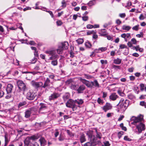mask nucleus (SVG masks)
Masks as SVG:
<instances>
[{
  "label": "nucleus",
  "mask_w": 146,
  "mask_h": 146,
  "mask_svg": "<svg viewBox=\"0 0 146 146\" xmlns=\"http://www.w3.org/2000/svg\"><path fill=\"white\" fill-rule=\"evenodd\" d=\"M143 119V116L142 115H140L137 117H133L131 118V120L133 121L131 124L136 125V128L137 130L136 131L135 133L137 134H140L145 129V125L141 122Z\"/></svg>",
  "instance_id": "f257e3e1"
},
{
  "label": "nucleus",
  "mask_w": 146,
  "mask_h": 146,
  "mask_svg": "<svg viewBox=\"0 0 146 146\" xmlns=\"http://www.w3.org/2000/svg\"><path fill=\"white\" fill-rule=\"evenodd\" d=\"M93 132L92 131H90L87 134L89 138L90 139V141L85 143L84 146H95L97 144L101 143L100 141H97L95 136L93 134Z\"/></svg>",
  "instance_id": "f03ea898"
},
{
  "label": "nucleus",
  "mask_w": 146,
  "mask_h": 146,
  "mask_svg": "<svg viewBox=\"0 0 146 146\" xmlns=\"http://www.w3.org/2000/svg\"><path fill=\"white\" fill-rule=\"evenodd\" d=\"M39 137V136L38 135L27 137L24 141L25 146H28L31 142V140L35 141L38 139Z\"/></svg>",
  "instance_id": "7ed1b4c3"
},
{
  "label": "nucleus",
  "mask_w": 146,
  "mask_h": 146,
  "mask_svg": "<svg viewBox=\"0 0 146 146\" xmlns=\"http://www.w3.org/2000/svg\"><path fill=\"white\" fill-rule=\"evenodd\" d=\"M45 53L48 54V56H50L49 57V60H52L56 59L58 57V55L56 54L55 50H47L45 51Z\"/></svg>",
  "instance_id": "20e7f679"
},
{
  "label": "nucleus",
  "mask_w": 146,
  "mask_h": 146,
  "mask_svg": "<svg viewBox=\"0 0 146 146\" xmlns=\"http://www.w3.org/2000/svg\"><path fill=\"white\" fill-rule=\"evenodd\" d=\"M66 106L68 107L72 108L73 111L76 110L77 108L76 105L75 104V100L72 99L68 100L66 103Z\"/></svg>",
  "instance_id": "39448f33"
},
{
  "label": "nucleus",
  "mask_w": 146,
  "mask_h": 146,
  "mask_svg": "<svg viewBox=\"0 0 146 146\" xmlns=\"http://www.w3.org/2000/svg\"><path fill=\"white\" fill-rule=\"evenodd\" d=\"M37 95L36 93L32 90H29L26 94V98L30 100H33L35 98Z\"/></svg>",
  "instance_id": "423d86ee"
},
{
  "label": "nucleus",
  "mask_w": 146,
  "mask_h": 146,
  "mask_svg": "<svg viewBox=\"0 0 146 146\" xmlns=\"http://www.w3.org/2000/svg\"><path fill=\"white\" fill-rule=\"evenodd\" d=\"M52 87L51 83L50 82V80L49 78H47L44 84H43V86L44 90L45 89V91L48 90V89Z\"/></svg>",
  "instance_id": "0eeeda50"
},
{
  "label": "nucleus",
  "mask_w": 146,
  "mask_h": 146,
  "mask_svg": "<svg viewBox=\"0 0 146 146\" xmlns=\"http://www.w3.org/2000/svg\"><path fill=\"white\" fill-rule=\"evenodd\" d=\"M17 84L19 89L24 92L26 91L27 89L26 84L23 82L21 80H19L17 81Z\"/></svg>",
  "instance_id": "6e6552de"
},
{
  "label": "nucleus",
  "mask_w": 146,
  "mask_h": 146,
  "mask_svg": "<svg viewBox=\"0 0 146 146\" xmlns=\"http://www.w3.org/2000/svg\"><path fill=\"white\" fill-rule=\"evenodd\" d=\"M31 84L33 87L36 88H39L42 90L43 89V83L41 82H36L34 80H33L31 82Z\"/></svg>",
  "instance_id": "1a4fd4ad"
},
{
  "label": "nucleus",
  "mask_w": 146,
  "mask_h": 146,
  "mask_svg": "<svg viewBox=\"0 0 146 146\" xmlns=\"http://www.w3.org/2000/svg\"><path fill=\"white\" fill-rule=\"evenodd\" d=\"M101 108L105 112H106L108 110L112 109V106L110 103L107 102L105 105Z\"/></svg>",
  "instance_id": "9d476101"
},
{
  "label": "nucleus",
  "mask_w": 146,
  "mask_h": 146,
  "mask_svg": "<svg viewBox=\"0 0 146 146\" xmlns=\"http://www.w3.org/2000/svg\"><path fill=\"white\" fill-rule=\"evenodd\" d=\"M122 102V104L124 106V109H126L128 106L129 104V101L127 100H126L125 101L123 99H121L119 102V104H120V103Z\"/></svg>",
  "instance_id": "9b49d317"
},
{
  "label": "nucleus",
  "mask_w": 146,
  "mask_h": 146,
  "mask_svg": "<svg viewBox=\"0 0 146 146\" xmlns=\"http://www.w3.org/2000/svg\"><path fill=\"white\" fill-rule=\"evenodd\" d=\"M40 107L39 109V112L41 113H44L46 111L42 112V111L46 110L47 109V107L46 104L44 103H40Z\"/></svg>",
  "instance_id": "f8f14e48"
},
{
  "label": "nucleus",
  "mask_w": 146,
  "mask_h": 146,
  "mask_svg": "<svg viewBox=\"0 0 146 146\" xmlns=\"http://www.w3.org/2000/svg\"><path fill=\"white\" fill-rule=\"evenodd\" d=\"M80 80L82 83L85 84L87 86L88 88H91V82H90L88 81L81 78H80Z\"/></svg>",
  "instance_id": "ddd939ff"
},
{
  "label": "nucleus",
  "mask_w": 146,
  "mask_h": 146,
  "mask_svg": "<svg viewBox=\"0 0 146 146\" xmlns=\"http://www.w3.org/2000/svg\"><path fill=\"white\" fill-rule=\"evenodd\" d=\"M91 88L100 87V85L99 84L97 80H95L91 82Z\"/></svg>",
  "instance_id": "4468645a"
},
{
  "label": "nucleus",
  "mask_w": 146,
  "mask_h": 146,
  "mask_svg": "<svg viewBox=\"0 0 146 146\" xmlns=\"http://www.w3.org/2000/svg\"><path fill=\"white\" fill-rule=\"evenodd\" d=\"M121 37L124 39L125 41L127 42L128 39L131 38V34L130 33H123L121 35Z\"/></svg>",
  "instance_id": "2eb2a0df"
},
{
  "label": "nucleus",
  "mask_w": 146,
  "mask_h": 146,
  "mask_svg": "<svg viewBox=\"0 0 146 146\" xmlns=\"http://www.w3.org/2000/svg\"><path fill=\"white\" fill-rule=\"evenodd\" d=\"M60 96V94L58 93H54L49 96V99L50 100H54L58 98Z\"/></svg>",
  "instance_id": "dca6fc26"
},
{
  "label": "nucleus",
  "mask_w": 146,
  "mask_h": 146,
  "mask_svg": "<svg viewBox=\"0 0 146 146\" xmlns=\"http://www.w3.org/2000/svg\"><path fill=\"white\" fill-rule=\"evenodd\" d=\"M22 74H26V78L27 80H30L32 78V75L30 72L27 71L22 72Z\"/></svg>",
  "instance_id": "f3484780"
},
{
  "label": "nucleus",
  "mask_w": 146,
  "mask_h": 146,
  "mask_svg": "<svg viewBox=\"0 0 146 146\" xmlns=\"http://www.w3.org/2000/svg\"><path fill=\"white\" fill-rule=\"evenodd\" d=\"M13 88V85L11 84H8L6 89L7 94H11Z\"/></svg>",
  "instance_id": "a211bd4d"
},
{
  "label": "nucleus",
  "mask_w": 146,
  "mask_h": 146,
  "mask_svg": "<svg viewBox=\"0 0 146 146\" xmlns=\"http://www.w3.org/2000/svg\"><path fill=\"white\" fill-rule=\"evenodd\" d=\"M68 43L67 42L64 41L61 43V46L64 50H67L68 48Z\"/></svg>",
  "instance_id": "6ab92c4d"
},
{
  "label": "nucleus",
  "mask_w": 146,
  "mask_h": 146,
  "mask_svg": "<svg viewBox=\"0 0 146 146\" xmlns=\"http://www.w3.org/2000/svg\"><path fill=\"white\" fill-rule=\"evenodd\" d=\"M118 97V96L115 93H112L109 97L110 99L112 101L115 100Z\"/></svg>",
  "instance_id": "aec40b11"
},
{
  "label": "nucleus",
  "mask_w": 146,
  "mask_h": 146,
  "mask_svg": "<svg viewBox=\"0 0 146 146\" xmlns=\"http://www.w3.org/2000/svg\"><path fill=\"white\" fill-rule=\"evenodd\" d=\"M75 104L77 106L82 104L84 103V101L82 99H77L75 100Z\"/></svg>",
  "instance_id": "412c9836"
},
{
  "label": "nucleus",
  "mask_w": 146,
  "mask_h": 146,
  "mask_svg": "<svg viewBox=\"0 0 146 146\" xmlns=\"http://www.w3.org/2000/svg\"><path fill=\"white\" fill-rule=\"evenodd\" d=\"M41 146H44L46 144V141L44 138L43 137H41L39 139Z\"/></svg>",
  "instance_id": "4be33fe9"
},
{
  "label": "nucleus",
  "mask_w": 146,
  "mask_h": 146,
  "mask_svg": "<svg viewBox=\"0 0 146 146\" xmlns=\"http://www.w3.org/2000/svg\"><path fill=\"white\" fill-rule=\"evenodd\" d=\"M21 119V117L20 115L17 114L14 117L13 120L15 121H19V122Z\"/></svg>",
  "instance_id": "5701e85b"
},
{
  "label": "nucleus",
  "mask_w": 146,
  "mask_h": 146,
  "mask_svg": "<svg viewBox=\"0 0 146 146\" xmlns=\"http://www.w3.org/2000/svg\"><path fill=\"white\" fill-rule=\"evenodd\" d=\"M86 87L84 85H81L79 86L77 89V91L78 93H80L83 92V91L85 89Z\"/></svg>",
  "instance_id": "b1692460"
},
{
  "label": "nucleus",
  "mask_w": 146,
  "mask_h": 146,
  "mask_svg": "<svg viewBox=\"0 0 146 146\" xmlns=\"http://www.w3.org/2000/svg\"><path fill=\"white\" fill-rule=\"evenodd\" d=\"M80 139L81 143H82L86 141L85 136L84 134H82L81 135Z\"/></svg>",
  "instance_id": "393cba45"
},
{
  "label": "nucleus",
  "mask_w": 146,
  "mask_h": 146,
  "mask_svg": "<svg viewBox=\"0 0 146 146\" xmlns=\"http://www.w3.org/2000/svg\"><path fill=\"white\" fill-rule=\"evenodd\" d=\"M107 49V48L106 47H102L99 48L98 49H95L94 50L95 52L96 53L99 52L98 51H101V52L104 51Z\"/></svg>",
  "instance_id": "a878e982"
},
{
  "label": "nucleus",
  "mask_w": 146,
  "mask_h": 146,
  "mask_svg": "<svg viewBox=\"0 0 146 146\" xmlns=\"http://www.w3.org/2000/svg\"><path fill=\"white\" fill-rule=\"evenodd\" d=\"M122 60L118 58L114 59L113 61V63L116 64H121Z\"/></svg>",
  "instance_id": "bb28decb"
},
{
  "label": "nucleus",
  "mask_w": 146,
  "mask_h": 146,
  "mask_svg": "<svg viewBox=\"0 0 146 146\" xmlns=\"http://www.w3.org/2000/svg\"><path fill=\"white\" fill-rule=\"evenodd\" d=\"M31 111L30 110H27L25 112V117L26 118H29L31 115Z\"/></svg>",
  "instance_id": "cd10ccee"
},
{
  "label": "nucleus",
  "mask_w": 146,
  "mask_h": 146,
  "mask_svg": "<svg viewBox=\"0 0 146 146\" xmlns=\"http://www.w3.org/2000/svg\"><path fill=\"white\" fill-rule=\"evenodd\" d=\"M63 50L64 49H63L62 47L60 46H59L58 49L56 50L57 52L59 54H62Z\"/></svg>",
  "instance_id": "c85d7f7f"
},
{
  "label": "nucleus",
  "mask_w": 146,
  "mask_h": 146,
  "mask_svg": "<svg viewBox=\"0 0 146 146\" xmlns=\"http://www.w3.org/2000/svg\"><path fill=\"white\" fill-rule=\"evenodd\" d=\"M5 143L4 146H7L9 140L8 138V135L7 134H5Z\"/></svg>",
  "instance_id": "c756f323"
},
{
  "label": "nucleus",
  "mask_w": 146,
  "mask_h": 146,
  "mask_svg": "<svg viewBox=\"0 0 146 146\" xmlns=\"http://www.w3.org/2000/svg\"><path fill=\"white\" fill-rule=\"evenodd\" d=\"M121 104L120 105V107L119 108V111H120L121 112H124L126 109H124V105L123 104L121 103H120Z\"/></svg>",
  "instance_id": "7c9ffc66"
},
{
  "label": "nucleus",
  "mask_w": 146,
  "mask_h": 146,
  "mask_svg": "<svg viewBox=\"0 0 146 146\" xmlns=\"http://www.w3.org/2000/svg\"><path fill=\"white\" fill-rule=\"evenodd\" d=\"M100 34L102 36H104L107 35L106 30L105 29H102Z\"/></svg>",
  "instance_id": "2f4dec72"
},
{
  "label": "nucleus",
  "mask_w": 146,
  "mask_h": 146,
  "mask_svg": "<svg viewBox=\"0 0 146 146\" xmlns=\"http://www.w3.org/2000/svg\"><path fill=\"white\" fill-rule=\"evenodd\" d=\"M70 94L68 93H66L63 96V98L64 101L68 99L70 97Z\"/></svg>",
  "instance_id": "473e14b6"
},
{
  "label": "nucleus",
  "mask_w": 146,
  "mask_h": 146,
  "mask_svg": "<svg viewBox=\"0 0 146 146\" xmlns=\"http://www.w3.org/2000/svg\"><path fill=\"white\" fill-rule=\"evenodd\" d=\"M85 45L86 47L89 48H91L92 46V45L91 43L88 40H87L85 42Z\"/></svg>",
  "instance_id": "72a5a7b5"
},
{
  "label": "nucleus",
  "mask_w": 146,
  "mask_h": 146,
  "mask_svg": "<svg viewBox=\"0 0 146 146\" xmlns=\"http://www.w3.org/2000/svg\"><path fill=\"white\" fill-rule=\"evenodd\" d=\"M96 3L95 0H92L90 1L88 3V5L90 7L94 5Z\"/></svg>",
  "instance_id": "f704fd0d"
},
{
  "label": "nucleus",
  "mask_w": 146,
  "mask_h": 146,
  "mask_svg": "<svg viewBox=\"0 0 146 146\" xmlns=\"http://www.w3.org/2000/svg\"><path fill=\"white\" fill-rule=\"evenodd\" d=\"M131 27L128 26H126L125 25H124L122 27V29L123 30H126L127 31H129L131 29Z\"/></svg>",
  "instance_id": "c9c22d12"
},
{
  "label": "nucleus",
  "mask_w": 146,
  "mask_h": 146,
  "mask_svg": "<svg viewBox=\"0 0 146 146\" xmlns=\"http://www.w3.org/2000/svg\"><path fill=\"white\" fill-rule=\"evenodd\" d=\"M96 137L97 138H98L99 139H101L102 136V134L100 132H98L97 130L96 129Z\"/></svg>",
  "instance_id": "e433bc0d"
},
{
  "label": "nucleus",
  "mask_w": 146,
  "mask_h": 146,
  "mask_svg": "<svg viewBox=\"0 0 146 146\" xmlns=\"http://www.w3.org/2000/svg\"><path fill=\"white\" fill-rule=\"evenodd\" d=\"M62 5L61 7L62 9H64L65 8L66 6V2L64 1H62L61 2Z\"/></svg>",
  "instance_id": "4c0bfd02"
},
{
  "label": "nucleus",
  "mask_w": 146,
  "mask_h": 146,
  "mask_svg": "<svg viewBox=\"0 0 146 146\" xmlns=\"http://www.w3.org/2000/svg\"><path fill=\"white\" fill-rule=\"evenodd\" d=\"M27 102L25 101L20 102L18 104V107L19 108H21L23 106L25 105Z\"/></svg>",
  "instance_id": "58836bf2"
},
{
  "label": "nucleus",
  "mask_w": 146,
  "mask_h": 146,
  "mask_svg": "<svg viewBox=\"0 0 146 146\" xmlns=\"http://www.w3.org/2000/svg\"><path fill=\"white\" fill-rule=\"evenodd\" d=\"M96 32L94 30L88 31L87 32V35H90L91 34L93 35L94 34H96Z\"/></svg>",
  "instance_id": "ea45409f"
},
{
  "label": "nucleus",
  "mask_w": 146,
  "mask_h": 146,
  "mask_svg": "<svg viewBox=\"0 0 146 146\" xmlns=\"http://www.w3.org/2000/svg\"><path fill=\"white\" fill-rule=\"evenodd\" d=\"M40 63H38V64H37L36 65L34 68V70L35 71L36 70H40V68L39 66L40 65Z\"/></svg>",
  "instance_id": "a19ab883"
},
{
  "label": "nucleus",
  "mask_w": 146,
  "mask_h": 146,
  "mask_svg": "<svg viewBox=\"0 0 146 146\" xmlns=\"http://www.w3.org/2000/svg\"><path fill=\"white\" fill-rule=\"evenodd\" d=\"M52 60L51 62V64L54 66H56L58 64L57 59Z\"/></svg>",
  "instance_id": "79ce46f5"
},
{
  "label": "nucleus",
  "mask_w": 146,
  "mask_h": 146,
  "mask_svg": "<svg viewBox=\"0 0 146 146\" xmlns=\"http://www.w3.org/2000/svg\"><path fill=\"white\" fill-rule=\"evenodd\" d=\"M78 86L77 85L72 84L70 86V88L72 90H76L78 89Z\"/></svg>",
  "instance_id": "37998d69"
},
{
  "label": "nucleus",
  "mask_w": 146,
  "mask_h": 146,
  "mask_svg": "<svg viewBox=\"0 0 146 146\" xmlns=\"http://www.w3.org/2000/svg\"><path fill=\"white\" fill-rule=\"evenodd\" d=\"M112 67L113 68L116 70H118L121 69V67L119 66L113 65Z\"/></svg>",
  "instance_id": "c03bdc74"
},
{
  "label": "nucleus",
  "mask_w": 146,
  "mask_h": 146,
  "mask_svg": "<svg viewBox=\"0 0 146 146\" xmlns=\"http://www.w3.org/2000/svg\"><path fill=\"white\" fill-rule=\"evenodd\" d=\"M76 41L79 44H82L84 42V40L82 38H79L76 40Z\"/></svg>",
  "instance_id": "a18cd8bd"
},
{
  "label": "nucleus",
  "mask_w": 146,
  "mask_h": 146,
  "mask_svg": "<svg viewBox=\"0 0 146 146\" xmlns=\"http://www.w3.org/2000/svg\"><path fill=\"white\" fill-rule=\"evenodd\" d=\"M139 86H140V90L141 91H143L144 89L145 85L143 83L140 84Z\"/></svg>",
  "instance_id": "49530a36"
},
{
  "label": "nucleus",
  "mask_w": 146,
  "mask_h": 146,
  "mask_svg": "<svg viewBox=\"0 0 146 146\" xmlns=\"http://www.w3.org/2000/svg\"><path fill=\"white\" fill-rule=\"evenodd\" d=\"M140 105L144 106L145 108H146V102H145V101H141L140 102Z\"/></svg>",
  "instance_id": "de8ad7c7"
},
{
  "label": "nucleus",
  "mask_w": 146,
  "mask_h": 146,
  "mask_svg": "<svg viewBox=\"0 0 146 146\" xmlns=\"http://www.w3.org/2000/svg\"><path fill=\"white\" fill-rule=\"evenodd\" d=\"M82 20L84 21H86L88 20V17L87 16L85 15H83L82 17Z\"/></svg>",
  "instance_id": "09e8293b"
},
{
  "label": "nucleus",
  "mask_w": 146,
  "mask_h": 146,
  "mask_svg": "<svg viewBox=\"0 0 146 146\" xmlns=\"http://www.w3.org/2000/svg\"><path fill=\"white\" fill-rule=\"evenodd\" d=\"M124 132L123 131L119 132L118 133V136L119 138V139L121 137V136L123 135Z\"/></svg>",
  "instance_id": "8fccbe9b"
},
{
  "label": "nucleus",
  "mask_w": 146,
  "mask_h": 146,
  "mask_svg": "<svg viewBox=\"0 0 146 146\" xmlns=\"http://www.w3.org/2000/svg\"><path fill=\"white\" fill-rule=\"evenodd\" d=\"M13 61L12 62V63L14 64H15V65L18 66L19 64V61L17 60V59H16L15 60V62L14 61V60L13 59Z\"/></svg>",
  "instance_id": "3c124183"
},
{
  "label": "nucleus",
  "mask_w": 146,
  "mask_h": 146,
  "mask_svg": "<svg viewBox=\"0 0 146 146\" xmlns=\"http://www.w3.org/2000/svg\"><path fill=\"white\" fill-rule=\"evenodd\" d=\"M124 139L126 141H131V139L128 137L127 136H125L124 138Z\"/></svg>",
  "instance_id": "603ef678"
},
{
  "label": "nucleus",
  "mask_w": 146,
  "mask_h": 146,
  "mask_svg": "<svg viewBox=\"0 0 146 146\" xmlns=\"http://www.w3.org/2000/svg\"><path fill=\"white\" fill-rule=\"evenodd\" d=\"M128 98L130 100H132L135 98V96L131 94H129L128 95Z\"/></svg>",
  "instance_id": "864d4df0"
},
{
  "label": "nucleus",
  "mask_w": 146,
  "mask_h": 146,
  "mask_svg": "<svg viewBox=\"0 0 146 146\" xmlns=\"http://www.w3.org/2000/svg\"><path fill=\"white\" fill-rule=\"evenodd\" d=\"M139 25H136L132 28V29L134 30H135L136 31H137L139 29Z\"/></svg>",
  "instance_id": "5fc2aeb1"
},
{
  "label": "nucleus",
  "mask_w": 146,
  "mask_h": 146,
  "mask_svg": "<svg viewBox=\"0 0 146 146\" xmlns=\"http://www.w3.org/2000/svg\"><path fill=\"white\" fill-rule=\"evenodd\" d=\"M37 60V59L35 57H34L31 60V62H30V63L31 64H34L36 62Z\"/></svg>",
  "instance_id": "6e6d98bb"
},
{
  "label": "nucleus",
  "mask_w": 146,
  "mask_h": 146,
  "mask_svg": "<svg viewBox=\"0 0 146 146\" xmlns=\"http://www.w3.org/2000/svg\"><path fill=\"white\" fill-rule=\"evenodd\" d=\"M56 23L57 25L58 26L61 25L63 23L62 21L60 20L57 21L56 22Z\"/></svg>",
  "instance_id": "4d7b16f0"
},
{
  "label": "nucleus",
  "mask_w": 146,
  "mask_h": 146,
  "mask_svg": "<svg viewBox=\"0 0 146 146\" xmlns=\"http://www.w3.org/2000/svg\"><path fill=\"white\" fill-rule=\"evenodd\" d=\"M119 47L120 48L122 49H124V48H127V46L124 44H122L120 45L119 46Z\"/></svg>",
  "instance_id": "13d9d810"
},
{
  "label": "nucleus",
  "mask_w": 146,
  "mask_h": 146,
  "mask_svg": "<svg viewBox=\"0 0 146 146\" xmlns=\"http://www.w3.org/2000/svg\"><path fill=\"white\" fill-rule=\"evenodd\" d=\"M30 146H39L37 142L31 143L30 144Z\"/></svg>",
  "instance_id": "bf43d9fd"
},
{
  "label": "nucleus",
  "mask_w": 146,
  "mask_h": 146,
  "mask_svg": "<svg viewBox=\"0 0 146 146\" xmlns=\"http://www.w3.org/2000/svg\"><path fill=\"white\" fill-rule=\"evenodd\" d=\"M131 41L133 42V43L134 44H137V41L135 38H132L131 39Z\"/></svg>",
  "instance_id": "052dcab7"
},
{
  "label": "nucleus",
  "mask_w": 146,
  "mask_h": 146,
  "mask_svg": "<svg viewBox=\"0 0 146 146\" xmlns=\"http://www.w3.org/2000/svg\"><path fill=\"white\" fill-rule=\"evenodd\" d=\"M97 101L98 103L100 104H102L103 102V100L101 99L100 98H98V99Z\"/></svg>",
  "instance_id": "680f3d73"
},
{
  "label": "nucleus",
  "mask_w": 146,
  "mask_h": 146,
  "mask_svg": "<svg viewBox=\"0 0 146 146\" xmlns=\"http://www.w3.org/2000/svg\"><path fill=\"white\" fill-rule=\"evenodd\" d=\"M93 25L90 24H88L86 26L87 28L88 29H92L93 28Z\"/></svg>",
  "instance_id": "e2e57ef3"
},
{
  "label": "nucleus",
  "mask_w": 146,
  "mask_h": 146,
  "mask_svg": "<svg viewBox=\"0 0 146 146\" xmlns=\"http://www.w3.org/2000/svg\"><path fill=\"white\" fill-rule=\"evenodd\" d=\"M46 11L47 12H48L50 14L52 18H53L54 17L53 15L52 11Z\"/></svg>",
  "instance_id": "0e129e2a"
},
{
  "label": "nucleus",
  "mask_w": 146,
  "mask_h": 146,
  "mask_svg": "<svg viewBox=\"0 0 146 146\" xmlns=\"http://www.w3.org/2000/svg\"><path fill=\"white\" fill-rule=\"evenodd\" d=\"M84 77L87 79H89L91 78V76H90L86 74H84Z\"/></svg>",
  "instance_id": "69168bd1"
},
{
  "label": "nucleus",
  "mask_w": 146,
  "mask_h": 146,
  "mask_svg": "<svg viewBox=\"0 0 146 146\" xmlns=\"http://www.w3.org/2000/svg\"><path fill=\"white\" fill-rule=\"evenodd\" d=\"M92 38L96 40L98 38V36L96 34H94L93 35Z\"/></svg>",
  "instance_id": "338daca9"
},
{
  "label": "nucleus",
  "mask_w": 146,
  "mask_h": 146,
  "mask_svg": "<svg viewBox=\"0 0 146 146\" xmlns=\"http://www.w3.org/2000/svg\"><path fill=\"white\" fill-rule=\"evenodd\" d=\"M130 80L131 81H133L135 79V77L134 76H131L129 77Z\"/></svg>",
  "instance_id": "774afa93"
}]
</instances>
